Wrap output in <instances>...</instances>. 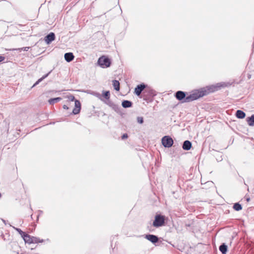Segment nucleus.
<instances>
[{"label": "nucleus", "mask_w": 254, "mask_h": 254, "mask_svg": "<svg viewBox=\"0 0 254 254\" xmlns=\"http://www.w3.org/2000/svg\"><path fill=\"white\" fill-rule=\"evenodd\" d=\"M221 85L218 83L216 85H211L201 88L194 91L192 94L186 96L185 92L178 91L176 93V98L181 101L184 99V102H189L196 100L200 97L205 96L210 93L217 91L220 88Z\"/></svg>", "instance_id": "1"}, {"label": "nucleus", "mask_w": 254, "mask_h": 254, "mask_svg": "<svg viewBox=\"0 0 254 254\" xmlns=\"http://www.w3.org/2000/svg\"><path fill=\"white\" fill-rule=\"evenodd\" d=\"M67 98H68V99L69 100H70L71 101H74V102H75V103H74L75 107L73 109V111H72L73 114L74 115L78 114L79 113V112L80 111V109H81V104H80V102L77 100H74V99H75L74 97L72 95L67 96Z\"/></svg>", "instance_id": "2"}, {"label": "nucleus", "mask_w": 254, "mask_h": 254, "mask_svg": "<svg viewBox=\"0 0 254 254\" xmlns=\"http://www.w3.org/2000/svg\"><path fill=\"white\" fill-rule=\"evenodd\" d=\"M98 64L101 67L106 68L110 66L111 61L108 58L105 56H102L99 58Z\"/></svg>", "instance_id": "3"}, {"label": "nucleus", "mask_w": 254, "mask_h": 254, "mask_svg": "<svg viewBox=\"0 0 254 254\" xmlns=\"http://www.w3.org/2000/svg\"><path fill=\"white\" fill-rule=\"evenodd\" d=\"M165 222V216L158 214L155 216V220L153 222V226L159 227L164 225Z\"/></svg>", "instance_id": "4"}, {"label": "nucleus", "mask_w": 254, "mask_h": 254, "mask_svg": "<svg viewBox=\"0 0 254 254\" xmlns=\"http://www.w3.org/2000/svg\"><path fill=\"white\" fill-rule=\"evenodd\" d=\"M162 143L165 147L169 148L173 144V140L169 136H165L162 138Z\"/></svg>", "instance_id": "5"}, {"label": "nucleus", "mask_w": 254, "mask_h": 254, "mask_svg": "<svg viewBox=\"0 0 254 254\" xmlns=\"http://www.w3.org/2000/svg\"><path fill=\"white\" fill-rule=\"evenodd\" d=\"M145 87L146 85L143 83L138 85L134 89L135 94L137 96H139Z\"/></svg>", "instance_id": "6"}, {"label": "nucleus", "mask_w": 254, "mask_h": 254, "mask_svg": "<svg viewBox=\"0 0 254 254\" xmlns=\"http://www.w3.org/2000/svg\"><path fill=\"white\" fill-rule=\"evenodd\" d=\"M145 238L153 244L156 243L159 240L157 236L152 234L146 235Z\"/></svg>", "instance_id": "7"}, {"label": "nucleus", "mask_w": 254, "mask_h": 254, "mask_svg": "<svg viewBox=\"0 0 254 254\" xmlns=\"http://www.w3.org/2000/svg\"><path fill=\"white\" fill-rule=\"evenodd\" d=\"M55 39V34L53 32H51L45 37V41L47 44H49L51 42L54 41Z\"/></svg>", "instance_id": "8"}, {"label": "nucleus", "mask_w": 254, "mask_h": 254, "mask_svg": "<svg viewBox=\"0 0 254 254\" xmlns=\"http://www.w3.org/2000/svg\"><path fill=\"white\" fill-rule=\"evenodd\" d=\"M106 104L108 105L111 108H112L113 110H114L115 112H118L119 110V106L114 103H112V102L110 101H108L107 102H105Z\"/></svg>", "instance_id": "9"}, {"label": "nucleus", "mask_w": 254, "mask_h": 254, "mask_svg": "<svg viewBox=\"0 0 254 254\" xmlns=\"http://www.w3.org/2000/svg\"><path fill=\"white\" fill-rule=\"evenodd\" d=\"M191 147V143L189 140H186L183 144V148L185 150H189Z\"/></svg>", "instance_id": "10"}, {"label": "nucleus", "mask_w": 254, "mask_h": 254, "mask_svg": "<svg viewBox=\"0 0 254 254\" xmlns=\"http://www.w3.org/2000/svg\"><path fill=\"white\" fill-rule=\"evenodd\" d=\"M74 56L72 53H67L64 54V59L67 62L72 61L74 59Z\"/></svg>", "instance_id": "11"}, {"label": "nucleus", "mask_w": 254, "mask_h": 254, "mask_svg": "<svg viewBox=\"0 0 254 254\" xmlns=\"http://www.w3.org/2000/svg\"><path fill=\"white\" fill-rule=\"evenodd\" d=\"M236 116L237 118L242 119L246 116V114L242 110H237L236 113Z\"/></svg>", "instance_id": "12"}, {"label": "nucleus", "mask_w": 254, "mask_h": 254, "mask_svg": "<svg viewBox=\"0 0 254 254\" xmlns=\"http://www.w3.org/2000/svg\"><path fill=\"white\" fill-rule=\"evenodd\" d=\"M25 243L31 244L32 243L33 237L30 236L29 235L25 234L22 238Z\"/></svg>", "instance_id": "13"}, {"label": "nucleus", "mask_w": 254, "mask_h": 254, "mask_svg": "<svg viewBox=\"0 0 254 254\" xmlns=\"http://www.w3.org/2000/svg\"><path fill=\"white\" fill-rule=\"evenodd\" d=\"M247 122L250 126H254V115L247 118Z\"/></svg>", "instance_id": "14"}, {"label": "nucleus", "mask_w": 254, "mask_h": 254, "mask_svg": "<svg viewBox=\"0 0 254 254\" xmlns=\"http://www.w3.org/2000/svg\"><path fill=\"white\" fill-rule=\"evenodd\" d=\"M122 105L124 108H129L131 107L132 103L128 100H124L122 102Z\"/></svg>", "instance_id": "15"}, {"label": "nucleus", "mask_w": 254, "mask_h": 254, "mask_svg": "<svg viewBox=\"0 0 254 254\" xmlns=\"http://www.w3.org/2000/svg\"><path fill=\"white\" fill-rule=\"evenodd\" d=\"M61 100H62V98H61V97L51 98L49 100L48 102L50 105H53L55 103L60 101Z\"/></svg>", "instance_id": "16"}, {"label": "nucleus", "mask_w": 254, "mask_h": 254, "mask_svg": "<svg viewBox=\"0 0 254 254\" xmlns=\"http://www.w3.org/2000/svg\"><path fill=\"white\" fill-rule=\"evenodd\" d=\"M113 85L114 87V89L117 91H119L120 90V82L119 81L114 80L113 81Z\"/></svg>", "instance_id": "17"}, {"label": "nucleus", "mask_w": 254, "mask_h": 254, "mask_svg": "<svg viewBox=\"0 0 254 254\" xmlns=\"http://www.w3.org/2000/svg\"><path fill=\"white\" fill-rule=\"evenodd\" d=\"M233 208L236 211H240L242 210V205L239 203H235L233 205Z\"/></svg>", "instance_id": "18"}, {"label": "nucleus", "mask_w": 254, "mask_h": 254, "mask_svg": "<svg viewBox=\"0 0 254 254\" xmlns=\"http://www.w3.org/2000/svg\"><path fill=\"white\" fill-rule=\"evenodd\" d=\"M10 226H12L11 225H10ZM12 228L15 229L16 231H17L18 232V233L21 235V236L23 238L24 235H25V233H24V232H23L21 229H19V228H15V227L14 226H12Z\"/></svg>", "instance_id": "19"}, {"label": "nucleus", "mask_w": 254, "mask_h": 254, "mask_svg": "<svg viewBox=\"0 0 254 254\" xmlns=\"http://www.w3.org/2000/svg\"><path fill=\"white\" fill-rule=\"evenodd\" d=\"M49 73L46 74L45 75L43 76V77H42L41 78H40V79H39L34 84V85H33L32 87H34L36 85H37V84H38L40 82H41L44 79H45L46 77H47Z\"/></svg>", "instance_id": "20"}, {"label": "nucleus", "mask_w": 254, "mask_h": 254, "mask_svg": "<svg viewBox=\"0 0 254 254\" xmlns=\"http://www.w3.org/2000/svg\"><path fill=\"white\" fill-rule=\"evenodd\" d=\"M43 240H40L39 238L33 237V239L31 242L32 243H42L43 242Z\"/></svg>", "instance_id": "21"}, {"label": "nucleus", "mask_w": 254, "mask_h": 254, "mask_svg": "<svg viewBox=\"0 0 254 254\" xmlns=\"http://www.w3.org/2000/svg\"><path fill=\"white\" fill-rule=\"evenodd\" d=\"M110 92L109 91L103 92V96L105 99L108 100L110 98Z\"/></svg>", "instance_id": "22"}, {"label": "nucleus", "mask_w": 254, "mask_h": 254, "mask_svg": "<svg viewBox=\"0 0 254 254\" xmlns=\"http://www.w3.org/2000/svg\"><path fill=\"white\" fill-rule=\"evenodd\" d=\"M92 95H93L94 96L97 97V98H98L101 100L103 101V99H102V96H101V94L99 93L93 92L92 93Z\"/></svg>", "instance_id": "23"}, {"label": "nucleus", "mask_w": 254, "mask_h": 254, "mask_svg": "<svg viewBox=\"0 0 254 254\" xmlns=\"http://www.w3.org/2000/svg\"><path fill=\"white\" fill-rule=\"evenodd\" d=\"M231 80L234 81V80ZM233 82H234L233 81H231V82H223V87H228V86L231 85Z\"/></svg>", "instance_id": "24"}, {"label": "nucleus", "mask_w": 254, "mask_h": 254, "mask_svg": "<svg viewBox=\"0 0 254 254\" xmlns=\"http://www.w3.org/2000/svg\"><path fill=\"white\" fill-rule=\"evenodd\" d=\"M137 122L139 124H142L143 123V119L142 117H138L137 118Z\"/></svg>", "instance_id": "25"}, {"label": "nucleus", "mask_w": 254, "mask_h": 254, "mask_svg": "<svg viewBox=\"0 0 254 254\" xmlns=\"http://www.w3.org/2000/svg\"><path fill=\"white\" fill-rule=\"evenodd\" d=\"M227 251V246L223 243V254H225Z\"/></svg>", "instance_id": "26"}, {"label": "nucleus", "mask_w": 254, "mask_h": 254, "mask_svg": "<svg viewBox=\"0 0 254 254\" xmlns=\"http://www.w3.org/2000/svg\"><path fill=\"white\" fill-rule=\"evenodd\" d=\"M127 137H128L127 134V133H125L123 135V136H122V138L123 139H124L127 138Z\"/></svg>", "instance_id": "27"}, {"label": "nucleus", "mask_w": 254, "mask_h": 254, "mask_svg": "<svg viewBox=\"0 0 254 254\" xmlns=\"http://www.w3.org/2000/svg\"><path fill=\"white\" fill-rule=\"evenodd\" d=\"M5 59V58L3 56H0V62H2Z\"/></svg>", "instance_id": "28"}, {"label": "nucleus", "mask_w": 254, "mask_h": 254, "mask_svg": "<svg viewBox=\"0 0 254 254\" xmlns=\"http://www.w3.org/2000/svg\"><path fill=\"white\" fill-rule=\"evenodd\" d=\"M219 251L222 253V244H221L219 247Z\"/></svg>", "instance_id": "29"}, {"label": "nucleus", "mask_w": 254, "mask_h": 254, "mask_svg": "<svg viewBox=\"0 0 254 254\" xmlns=\"http://www.w3.org/2000/svg\"><path fill=\"white\" fill-rule=\"evenodd\" d=\"M63 108H64V109H68V108L67 107V106H66V105H64Z\"/></svg>", "instance_id": "30"}, {"label": "nucleus", "mask_w": 254, "mask_h": 254, "mask_svg": "<svg viewBox=\"0 0 254 254\" xmlns=\"http://www.w3.org/2000/svg\"><path fill=\"white\" fill-rule=\"evenodd\" d=\"M1 220L2 221V222L6 225V221L5 220H4V219H2Z\"/></svg>", "instance_id": "31"}, {"label": "nucleus", "mask_w": 254, "mask_h": 254, "mask_svg": "<svg viewBox=\"0 0 254 254\" xmlns=\"http://www.w3.org/2000/svg\"><path fill=\"white\" fill-rule=\"evenodd\" d=\"M246 200H247V201H248H248H249L250 200V197H247V198H246Z\"/></svg>", "instance_id": "32"}, {"label": "nucleus", "mask_w": 254, "mask_h": 254, "mask_svg": "<svg viewBox=\"0 0 254 254\" xmlns=\"http://www.w3.org/2000/svg\"><path fill=\"white\" fill-rule=\"evenodd\" d=\"M216 160L218 161H221L222 159H216Z\"/></svg>", "instance_id": "33"}, {"label": "nucleus", "mask_w": 254, "mask_h": 254, "mask_svg": "<svg viewBox=\"0 0 254 254\" xmlns=\"http://www.w3.org/2000/svg\"><path fill=\"white\" fill-rule=\"evenodd\" d=\"M28 48H29L28 47H25V48H24V51H27V49H28Z\"/></svg>", "instance_id": "34"}]
</instances>
